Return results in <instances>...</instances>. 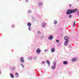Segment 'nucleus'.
I'll return each mask as SVG.
<instances>
[{
    "instance_id": "obj_1",
    "label": "nucleus",
    "mask_w": 79,
    "mask_h": 79,
    "mask_svg": "<svg viewBox=\"0 0 79 79\" xmlns=\"http://www.w3.org/2000/svg\"><path fill=\"white\" fill-rule=\"evenodd\" d=\"M77 10V9L75 8L73 10H71L70 9H68L66 12L67 15H70L72 13H74Z\"/></svg>"
},
{
    "instance_id": "obj_2",
    "label": "nucleus",
    "mask_w": 79,
    "mask_h": 79,
    "mask_svg": "<svg viewBox=\"0 0 79 79\" xmlns=\"http://www.w3.org/2000/svg\"><path fill=\"white\" fill-rule=\"evenodd\" d=\"M20 60L21 62L22 63H24V58H23V57H21L20 58Z\"/></svg>"
},
{
    "instance_id": "obj_3",
    "label": "nucleus",
    "mask_w": 79,
    "mask_h": 79,
    "mask_svg": "<svg viewBox=\"0 0 79 79\" xmlns=\"http://www.w3.org/2000/svg\"><path fill=\"white\" fill-rule=\"evenodd\" d=\"M53 35H50L48 37V39L49 40H52L53 39Z\"/></svg>"
},
{
    "instance_id": "obj_4",
    "label": "nucleus",
    "mask_w": 79,
    "mask_h": 79,
    "mask_svg": "<svg viewBox=\"0 0 79 79\" xmlns=\"http://www.w3.org/2000/svg\"><path fill=\"white\" fill-rule=\"evenodd\" d=\"M64 39L66 41H68V39H69V37L68 36H65L64 37Z\"/></svg>"
},
{
    "instance_id": "obj_5",
    "label": "nucleus",
    "mask_w": 79,
    "mask_h": 79,
    "mask_svg": "<svg viewBox=\"0 0 79 79\" xmlns=\"http://www.w3.org/2000/svg\"><path fill=\"white\" fill-rule=\"evenodd\" d=\"M36 52L37 53H40V52H41V51H40V50L39 48L37 49Z\"/></svg>"
},
{
    "instance_id": "obj_6",
    "label": "nucleus",
    "mask_w": 79,
    "mask_h": 79,
    "mask_svg": "<svg viewBox=\"0 0 79 79\" xmlns=\"http://www.w3.org/2000/svg\"><path fill=\"white\" fill-rule=\"evenodd\" d=\"M51 52L53 53V52H55V48H52L51 49Z\"/></svg>"
},
{
    "instance_id": "obj_7",
    "label": "nucleus",
    "mask_w": 79,
    "mask_h": 79,
    "mask_svg": "<svg viewBox=\"0 0 79 79\" xmlns=\"http://www.w3.org/2000/svg\"><path fill=\"white\" fill-rule=\"evenodd\" d=\"M77 59L76 58H73L72 60V61H77Z\"/></svg>"
},
{
    "instance_id": "obj_8",
    "label": "nucleus",
    "mask_w": 79,
    "mask_h": 79,
    "mask_svg": "<svg viewBox=\"0 0 79 79\" xmlns=\"http://www.w3.org/2000/svg\"><path fill=\"white\" fill-rule=\"evenodd\" d=\"M63 63L64 64H67L68 63V62L67 61H64Z\"/></svg>"
},
{
    "instance_id": "obj_9",
    "label": "nucleus",
    "mask_w": 79,
    "mask_h": 79,
    "mask_svg": "<svg viewBox=\"0 0 79 79\" xmlns=\"http://www.w3.org/2000/svg\"><path fill=\"white\" fill-rule=\"evenodd\" d=\"M10 76L11 77V78H14V75L12 73H11L10 74Z\"/></svg>"
},
{
    "instance_id": "obj_10",
    "label": "nucleus",
    "mask_w": 79,
    "mask_h": 79,
    "mask_svg": "<svg viewBox=\"0 0 79 79\" xmlns=\"http://www.w3.org/2000/svg\"><path fill=\"white\" fill-rule=\"evenodd\" d=\"M31 23H27V26H31Z\"/></svg>"
},
{
    "instance_id": "obj_11",
    "label": "nucleus",
    "mask_w": 79,
    "mask_h": 79,
    "mask_svg": "<svg viewBox=\"0 0 79 79\" xmlns=\"http://www.w3.org/2000/svg\"><path fill=\"white\" fill-rule=\"evenodd\" d=\"M45 25H46V23H42V25L43 27H45Z\"/></svg>"
},
{
    "instance_id": "obj_12",
    "label": "nucleus",
    "mask_w": 79,
    "mask_h": 79,
    "mask_svg": "<svg viewBox=\"0 0 79 79\" xmlns=\"http://www.w3.org/2000/svg\"><path fill=\"white\" fill-rule=\"evenodd\" d=\"M68 41H66L64 43V45H68Z\"/></svg>"
},
{
    "instance_id": "obj_13",
    "label": "nucleus",
    "mask_w": 79,
    "mask_h": 79,
    "mask_svg": "<svg viewBox=\"0 0 79 79\" xmlns=\"http://www.w3.org/2000/svg\"><path fill=\"white\" fill-rule=\"evenodd\" d=\"M51 68L52 69H55V68H56V66H52L51 67Z\"/></svg>"
},
{
    "instance_id": "obj_14",
    "label": "nucleus",
    "mask_w": 79,
    "mask_h": 79,
    "mask_svg": "<svg viewBox=\"0 0 79 79\" xmlns=\"http://www.w3.org/2000/svg\"><path fill=\"white\" fill-rule=\"evenodd\" d=\"M15 76L16 77H19V74L18 73H15Z\"/></svg>"
},
{
    "instance_id": "obj_15",
    "label": "nucleus",
    "mask_w": 79,
    "mask_h": 79,
    "mask_svg": "<svg viewBox=\"0 0 79 79\" xmlns=\"http://www.w3.org/2000/svg\"><path fill=\"white\" fill-rule=\"evenodd\" d=\"M47 63V64H48V65H50V61H48V60H47L46 61Z\"/></svg>"
},
{
    "instance_id": "obj_16",
    "label": "nucleus",
    "mask_w": 79,
    "mask_h": 79,
    "mask_svg": "<svg viewBox=\"0 0 79 79\" xmlns=\"http://www.w3.org/2000/svg\"><path fill=\"white\" fill-rule=\"evenodd\" d=\"M57 23L58 22H57V21L56 20H55L54 22V23L55 24H57Z\"/></svg>"
},
{
    "instance_id": "obj_17",
    "label": "nucleus",
    "mask_w": 79,
    "mask_h": 79,
    "mask_svg": "<svg viewBox=\"0 0 79 79\" xmlns=\"http://www.w3.org/2000/svg\"><path fill=\"white\" fill-rule=\"evenodd\" d=\"M69 18H72V15H69Z\"/></svg>"
},
{
    "instance_id": "obj_18",
    "label": "nucleus",
    "mask_w": 79,
    "mask_h": 79,
    "mask_svg": "<svg viewBox=\"0 0 79 79\" xmlns=\"http://www.w3.org/2000/svg\"><path fill=\"white\" fill-rule=\"evenodd\" d=\"M76 24V22L74 21V23H73V27H74L75 26V24Z\"/></svg>"
},
{
    "instance_id": "obj_19",
    "label": "nucleus",
    "mask_w": 79,
    "mask_h": 79,
    "mask_svg": "<svg viewBox=\"0 0 79 79\" xmlns=\"http://www.w3.org/2000/svg\"><path fill=\"white\" fill-rule=\"evenodd\" d=\"M56 62H54V66H56Z\"/></svg>"
},
{
    "instance_id": "obj_20",
    "label": "nucleus",
    "mask_w": 79,
    "mask_h": 79,
    "mask_svg": "<svg viewBox=\"0 0 79 79\" xmlns=\"http://www.w3.org/2000/svg\"><path fill=\"white\" fill-rule=\"evenodd\" d=\"M42 4V3H39V5H41Z\"/></svg>"
},
{
    "instance_id": "obj_21",
    "label": "nucleus",
    "mask_w": 79,
    "mask_h": 79,
    "mask_svg": "<svg viewBox=\"0 0 79 79\" xmlns=\"http://www.w3.org/2000/svg\"><path fill=\"white\" fill-rule=\"evenodd\" d=\"M28 59V60H32V58L31 57H29Z\"/></svg>"
},
{
    "instance_id": "obj_22",
    "label": "nucleus",
    "mask_w": 79,
    "mask_h": 79,
    "mask_svg": "<svg viewBox=\"0 0 79 79\" xmlns=\"http://www.w3.org/2000/svg\"><path fill=\"white\" fill-rule=\"evenodd\" d=\"M45 61H43L42 62V64H45Z\"/></svg>"
},
{
    "instance_id": "obj_23",
    "label": "nucleus",
    "mask_w": 79,
    "mask_h": 79,
    "mask_svg": "<svg viewBox=\"0 0 79 79\" xmlns=\"http://www.w3.org/2000/svg\"><path fill=\"white\" fill-rule=\"evenodd\" d=\"M56 42L57 43H58V42H59V40H56Z\"/></svg>"
},
{
    "instance_id": "obj_24",
    "label": "nucleus",
    "mask_w": 79,
    "mask_h": 79,
    "mask_svg": "<svg viewBox=\"0 0 79 79\" xmlns=\"http://www.w3.org/2000/svg\"><path fill=\"white\" fill-rule=\"evenodd\" d=\"M21 65L23 67V68H24V65H23V64H21Z\"/></svg>"
},
{
    "instance_id": "obj_25",
    "label": "nucleus",
    "mask_w": 79,
    "mask_h": 79,
    "mask_svg": "<svg viewBox=\"0 0 79 79\" xmlns=\"http://www.w3.org/2000/svg\"><path fill=\"white\" fill-rule=\"evenodd\" d=\"M12 27H15V26L14 25H12Z\"/></svg>"
},
{
    "instance_id": "obj_26",
    "label": "nucleus",
    "mask_w": 79,
    "mask_h": 79,
    "mask_svg": "<svg viewBox=\"0 0 79 79\" xmlns=\"http://www.w3.org/2000/svg\"><path fill=\"white\" fill-rule=\"evenodd\" d=\"M37 32H38L39 34H40V31H37Z\"/></svg>"
},
{
    "instance_id": "obj_27",
    "label": "nucleus",
    "mask_w": 79,
    "mask_h": 79,
    "mask_svg": "<svg viewBox=\"0 0 79 79\" xmlns=\"http://www.w3.org/2000/svg\"><path fill=\"white\" fill-rule=\"evenodd\" d=\"M69 47L70 48H71V45H69Z\"/></svg>"
},
{
    "instance_id": "obj_28",
    "label": "nucleus",
    "mask_w": 79,
    "mask_h": 79,
    "mask_svg": "<svg viewBox=\"0 0 79 79\" xmlns=\"http://www.w3.org/2000/svg\"><path fill=\"white\" fill-rule=\"evenodd\" d=\"M71 6H72V5L71 4H70V7H71Z\"/></svg>"
},
{
    "instance_id": "obj_29",
    "label": "nucleus",
    "mask_w": 79,
    "mask_h": 79,
    "mask_svg": "<svg viewBox=\"0 0 79 79\" xmlns=\"http://www.w3.org/2000/svg\"><path fill=\"white\" fill-rule=\"evenodd\" d=\"M12 69H15V68H13Z\"/></svg>"
},
{
    "instance_id": "obj_30",
    "label": "nucleus",
    "mask_w": 79,
    "mask_h": 79,
    "mask_svg": "<svg viewBox=\"0 0 79 79\" xmlns=\"http://www.w3.org/2000/svg\"><path fill=\"white\" fill-rule=\"evenodd\" d=\"M47 50L46 49L44 50V52H46V51H47Z\"/></svg>"
},
{
    "instance_id": "obj_31",
    "label": "nucleus",
    "mask_w": 79,
    "mask_h": 79,
    "mask_svg": "<svg viewBox=\"0 0 79 79\" xmlns=\"http://www.w3.org/2000/svg\"><path fill=\"white\" fill-rule=\"evenodd\" d=\"M78 12L79 13V10L78 11Z\"/></svg>"
}]
</instances>
